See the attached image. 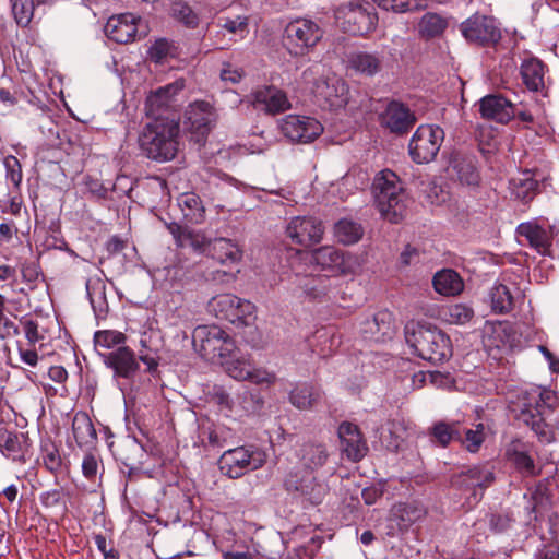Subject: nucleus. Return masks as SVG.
Here are the masks:
<instances>
[{
  "label": "nucleus",
  "mask_w": 559,
  "mask_h": 559,
  "mask_svg": "<svg viewBox=\"0 0 559 559\" xmlns=\"http://www.w3.org/2000/svg\"><path fill=\"white\" fill-rule=\"evenodd\" d=\"M185 87L182 80L175 81L152 92L145 102L146 115L155 118L165 117L173 98Z\"/></svg>",
  "instance_id": "obj_24"
},
{
  "label": "nucleus",
  "mask_w": 559,
  "mask_h": 559,
  "mask_svg": "<svg viewBox=\"0 0 559 559\" xmlns=\"http://www.w3.org/2000/svg\"><path fill=\"white\" fill-rule=\"evenodd\" d=\"M3 163L5 167L7 179L10 180L15 188H19L23 178L20 160L15 156L9 155L4 158Z\"/></svg>",
  "instance_id": "obj_60"
},
{
  "label": "nucleus",
  "mask_w": 559,
  "mask_h": 559,
  "mask_svg": "<svg viewBox=\"0 0 559 559\" xmlns=\"http://www.w3.org/2000/svg\"><path fill=\"white\" fill-rule=\"evenodd\" d=\"M382 127L392 133L402 135L407 133L416 123L415 114L402 102L392 99L388 102L384 110L379 115Z\"/></svg>",
  "instance_id": "obj_17"
},
{
  "label": "nucleus",
  "mask_w": 559,
  "mask_h": 559,
  "mask_svg": "<svg viewBox=\"0 0 559 559\" xmlns=\"http://www.w3.org/2000/svg\"><path fill=\"white\" fill-rule=\"evenodd\" d=\"M285 488L288 491L299 492L305 496L312 504H319L329 491V487L323 481H318L312 473H305L301 477L297 474H289L285 481Z\"/></svg>",
  "instance_id": "obj_20"
},
{
  "label": "nucleus",
  "mask_w": 559,
  "mask_h": 559,
  "mask_svg": "<svg viewBox=\"0 0 559 559\" xmlns=\"http://www.w3.org/2000/svg\"><path fill=\"white\" fill-rule=\"evenodd\" d=\"M531 506L527 507L530 512L538 514L547 510L550 506L547 487L543 484H538L531 493Z\"/></svg>",
  "instance_id": "obj_56"
},
{
  "label": "nucleus",
  "mask_w": 559,
  "mask_h": 559,
  "mask_svg": "<svg viewBox=\"0 0 559 559\" xmlns=\"http://www.w3.org/2000/svg\"><path fill=\"white\" fill-rule=\"evenodd\" d=\"M512 110L514 111V118H518L525 124L534 123L536 120L540 119L544 114L543 109L538 105L530 108L522 103H512Z\"/></svg>",
  "instance_id": "obj_55"
},
{
  "label": "nucleus",
  "mask_w": 559,
  "mask_h": 559,
  "mask_svg": "<svg viewBox=\"0 0 559 559\" xmlns=\"http://www.w3.org/2000/svg\"><path fill=\"white\" fill-rule=\"evenodd\" d=\"M72 432L79 447L90 445L97 440L96 430L86 413L75 414Z\"/></svg>",
  "instance_id": "obj_37"
},
{
  "label": "nucleus",
  "mask_w": 559,
  "mask_h": 559,
  "mask_svg": "<svg viewBox=\"0 0 559 559\" xmlns=\"http://www.w3.org/2000/svg\"><path fill=\"white\" fill-rule=\"evenodd\" d=\"M491 309L495 313H508L513 308V297L503 284L495 285L490 290Z\"/></svg>",
  "instance_id": "obj_47"
},
{
  "label": "nucleus",
  "mask_w": 559,
  "mask_h": 559,
  "mask_svg": "<svg viewBox=\"0 0 559 559\" xmlns=\"http://www.w3.org/2000/svg\"><path fill=\"white\" fill-rule=\"evenodd\" d=\"M405 340L418 357L431 364L443 362L452 356L450 337L437 326L408 323Z\"/></svg>",
  "instance_id": "obj_3"
},
{
  "label": "nucleus",
  "mask_w": 559,
  "mask_h": 559,
  "mask_svg": "<svg viewBox=\"0 0 559 559\" xmlns=\"http://www.w3.org/2000/svg\"><path fill=\"white\" fill-rule=\"evenodd\" d=\"M452 168L461 183L467 186L478 185L480 177L475 156L456 154L452 159Z\"/></svg>",
  "instance_id": "obj_33"
},
{
  "label": "nucleus",
  "mask_w": 559,
  "mask_h": 559,
  "mask_svg": "<svg viewBox=\"0 0 559 559\" xmlns=\"http://www.w3.org/2000/svg\"><path fill=\"white\" fill-rule=\"evenodd\" d=\"M311 261L329 276L353 274L357 265V259L353 254L333 246L316 249L311 254Z\"/></svg>",
  "instance_id": "obj_13"
},
{
  "label": "nucleus",
  "mask_w": 559,
  "mask_h": 559,
  "mask_svg": "<svg viewBox=\"0 0 559 559\" xmlns=\"http://www.w3.org/2000/svg\"><path fill=\"white\" fill-rule=\"evenodd\" d=\"M369 3H364L360 0L344 2L335 9V19L346 33L367 34L374 25V15L369 11Z\"/></svg>",
  "instance_id": "obj_12"
},
{
  "label": "nucleus",
  "mask_w": 559,
  "mask_h": 559,
  "mask_svg": "<svg viewBox=\"0 0 559 559\" xmlns=\"http://www.w3.org/2000/svg\"><path fill=\"white\" fill-rule=\"evenodd\" d=\"M448 22L437 13H426L420 19L418 24L419 34L427 38H435L440 36L447 28Z\"/></svg>",
  "instance_id": "obj_44"
},
{
  "label": "nucleus",
  "mask_w": 559,
  "mask_h": 559,
  "mask_svg": "<svg viewBox=\"0 0 559 559\" xmlns=\"http://www.w3.org/2000/svg\"><path fill=\"white\" fill-rule=\"evenodd\" d=\"M136 355L139 360L146 366L147 373L155 376L158 372L160 355L156 333L152 331L141 333L140 348Z\"/></svg>",
  "instance_id": "obj_27"
},
{
  "label": "nucleus",
  "mask_w": 559,
  "mask_h": 559,
  "mask_svg": "<svg viewBox=\"0 0 559 559\" xmlns=\"http://www.w3.org/2000/svg\"><path fill=\"white\" fill-rule=\"evenodd\" d=\"M425 513V509L414 502L397 503L391 509L389 520L395 523L400 531H405L413 523L421 519Z\"/></svg>",
  "instance_id": "obj_32"
},
{
  "label": "nucleus",
  "mask_w": 559,
  "mask_h": 559,
  "mask_svg": "<svg viewBox=\"0 0 559 559\" xmlns=\"http://www.w3.org/2000/svg\"><path fill=\"white\" fill-rule=\"evenodd\" d=\"M221 26L228 33L238 35L243 38L248 34V21L247 17L237 16L235 19H224Z\"/></svg>",
  "instance_id": "obj_62"
},
{
  "label": "nucleus",
  "mask_w": 559,
  "mask_h": 559,
  "mask_svg": "<svg viewBox=\"0 0 559 559\" xmlns=\"http://www.w3.org/2000/svg\"><path fill=\"white\" fill-rule=\"evenodd\" d=\"M538 187L539 183L531 170H524L510 180L511 194L524 203H528L534 199L538 193Z\"/></svg>",
  "instance_id": "obj_31"
},
{
  "label": "nucleus",
  "mask_w": 559,
  "mask_h": 559,
  "mask_svg": "<svg viewBox=\"0 0 559 559\" xmlns=\"http://www.w3.org/2000/svg\"><path fill=\"white\" fill-rule=\"evenodd\" d=\"M299 457L306 468L313 471L325 464L329 453L322 443H305Z\"/></svg>",
  "instance_id": "obj_41"
},
{
  "label": "nucleus",
  "mask_w": 559,
  "mask_h": 559,
  "mask_svg": "<svg viewBox=\"0 0 559 559\" xmlns=\"http://www.w3.org/2000/svg\"><path fill=\"white\" fill-rule=\"evenodd\" d=\"M100 468L103 469V466L94 454L87 453L84 455L82 461V473L85 478L95 481Z\"/></svg>",
  "instance_id": "obj_63"
},
{
  "label": "nucleus",
  "mask_w": 559,
  "mask_h": 559,
  "mask_svg": "<svg viewBox=\"0 0 559 559\" xmlns=\"http://www.w3.org/2000/svg\"><path fill=\"white\" fill-rule=\"evenodd\" d=\"M207 311L217 319L238 326L250 325L255 320V306L233 294H222L211 298L207 302Z\"/></svg>",
  "instance_id": "obj_7"
},
{
  "label": "nucleus",
  "mask_w": 559,
  "mask_h": 559,
  "mask_svg": "<svg viewBox=\"0 0 559 559\" xmlns=\"http://www.w3.org/2000/svg\"><path fill=\"white\" fill-rule=\"evenodd\" d=\"M490 530L495 534L508 532L514 524L515 518L510 510H500L487 515Z\"/></svg>",
  "instance_id": "obj_52"
},
{
  "label": "nucleus",
  "mask_w": 559,
  "mask_h": 559,
  "mask_svg": "<svg viewBox=\"0 0 559 559\" xmlns=\"http://www.w3.org/2000/svg\"><path fill=\"white\" fill-rule=\"evenodd\" d=\"M206 245L205 238L190 228L188 231L183 235V238L179 242L178 247L181 248H192L195 251H205L206 252Z\"/></svg>",
  "instance_id": "obj_61"
},
{
  "label": "nucleus",
  "mask_w": 559,
  "mask_h": 559,
  "mask_svg": "<svg viewBox=\"0 0 559 559\" xmlns=\"http://www.w3.org/2000/svg\"><path fill=\"white\" fill-rule=\"evenodd\" d=\"M178 205L188 223L202 224L205 221V207L195 192H185L178 198Z\"/></svg>",
  "instance_id": "obj_34"
},
{
  "label": "nucleus",
  "mask_w": 559,
  "mask_h": 559,
  "mask_svg": "<svg viewBox=\"0 0 559 559\" xmlns=\"http://www.w3.org/2000/svg\"><path fill=\"white\" fill-rule=\"evenodd\" d=\"M231 438V429L225 426H215L211 428L207 432V442L213 448H223L229 444Z\"/></svg>",
  "instance_id": "obj_59"
},
{
  "label": "nucleus",
  "mask_w": 559,
  "mask_h": 559,
  "mask_svg": "<svg viewBox=\"0 0 559 559\" xmlns=\"http://www.w3.org/2000/svg\"><path fill=\"white\" fill-rule=\"evenodd\" d=\"M431 441L442 448L448 447L453 440L461 439L459 423L438 421L429 429Z\"/></svg>",
  "instance_id": "obj_39"
},
{
  "label": "nucleus",
  "mask_w": 559,
  "mask_h": 559,
  "mask_svg": "<svg viewBox=\"0 0 559 559\" xmlns=\"http://www.w3.org/2000/svg\"><path fill=\"white\" fill-rule=\"evenodd\" d=\"M249 377L246 380L254 384H273L276 381V374L263 368H250Z\"/></svg>",
  "instance_id": "obj_64"
},
{
  "label": "nucleus",
  "mask_w": 559,
  "mask_h": 559,
  "mask_svg": "<svg viewBox=\"0 0 559 559\" xmlns=\"http://www.w3.org/2000/svg\"><path fill=\"white\" fill-rule=\"evenodd\" d=\"M478 104L480 116L484 119L506 124L514 118L512 102L500 94L487 95Z\"/></svg>",
  "instance_id": "obj_25"
},
{
  "label": "nucleus",
  "mask_w": 559,
  "mask_h": 559,
  "mask_svg": "<svg viewBox=\"0 0 559 559\" xmlns=\"http://www.w3.org/2000/svg\"><path fill=\"white\" fill-rule=\"evenodd\" d=\"M170 17L187 29H197L203 22L201 12L185 0H175L169 8Z\"/></svg>",
  "instance_id": "obj_29"
},
{
  "label": "nucleus",
  "mask_w": 559,
  "mask_h": 559,
  "mask_svg": "<svg viewBox=\"0 0 559 559\" xmlns=\"http://www.w3.org/2000/svg\"><path fill=\"white\" fill-rule=\"evenodd\" d=\"M445 321L451 324H466L474 317V310L465 304H453L442 310Z\"/></svg>",
  "instance_id": "obj_49"
},
{
  "label": "nucleus",
  "mask_w": 559,
  "mask_h": 559,
  "mask_svg": "<svg viewBox=\"0 0 559 559\" xmlns=\"http://www.w3.org/2000/svg\"><path fill=\"white\" fill-rule=\"evenodd\" d=\"M555 396L550 391L539 388L523 392L513 408L516 412V419L531 427L535 435L543 442H551L555 433L546 423L547 413L551 412Z\"/></svg>",
  "instance_id": "obj_2"
},
{
  "label": "nucleus",
  "mask_w": 559,
  "mask_h": 559,
  "mask_svg": "<svg viewBox=\"0 0 559 559\" xmlns=\"http://www.w3.org/2000/svg\"><path fill=\"white\" fill-rule=\"evenodd\" d=\"M558 233L559 230L555 225L546 226L537 221L521 223L516 227V234L524 237L528 245L543 255L549 253L552 239Z\"/></svg>",
  "instance_id": "obj_19"
},
{
  "label": "nucleus",
  "mask_w": 559,
  "mask_h": 559,
  "mask_svg": "<svg viewBox=\"0 0 559 559\" xmlns=\"http://www.w3.org/2000/svg\"><path fill=\"white\" fill-rule=\"evenodd\" d=\"M338 438L341 450L346 457L353 462L360 461L368 451V445L359 428L348 421H344L338 427Z\"/></svg>",
  "instance_id": "obj_21"
},
{
  "label": "nucleus",
  "mask_w": 559,
  "mask_h": 559,
  "mask_svg": "<svg viewBox=\"0 0 559 559\" xmlns=\"http://www.w3.org/2000/svg\"><path fill=\"white\" fill-rule=\"evenodd\" d=\"M509 457L515 468L524 476H535L539 473L536 468L534 460L524 451L512 450Z\"/></svg>",
  "instance_id": "obj_54"
},
{
  "label": "nucleus",
  "mask_w": 559,
  "mask_h": 559,
  "mask_svg": "<svg viewBox=\"0 0 559 559\" xmlns=\"http://www.w3.org/2000/svg\"><path fill=\"white\" fill-rule=\"evenodd\" d=\"M253 105L269 114H278L290 108L286 94L275 86H263L252 93Z\"/></svg>",
  "instance_id": "obj_26"
},
{
  "label": "nucleus",
  "mask_w": 559,
  "mask_h": 559,
  "mask_svg": "<svg viewBox=\"0 0 559 559\" xmlns=\"http://www.w3.org/2000/svg\"><path fill=\"white\" fill-rule=\"evenodd\" d=\"M432 284L435 290L443 296L459 295L464 288V283L459 273L450 269L437 272Z\"/></svg>",
  "instance_id": "obj_36"
},
{
  "label": "nucleus",
  "mask_w": 559,
  "mask_h": 559,
  "mask_svg": "<svg viewBox=\"0 0 559 559\" xmlns=\"http://www.w3.org/2000/svg\"><path fill=\"white\" fill-rule=\"evenodd\" d=\"M21 332L24 333L27 345L34 347L36 343L46 338V330L40 326L37 319L31 314L22 316L19 319Z\"/></svg>",
  "instance_id": "obj_45"
},
{
  "label": "nucleus",
  "mask_w": 559,
  "mask_h": 559,
  "mask_svg": "<svg viewBox=\"0 0 559 559\" xmlns=\"http://www.w3.org/2000/svg\"><path fill=\"white\" fill-rule=\"evenodd\" d=\"M460 32L467 43L479 47H496L502 39L500 22L478 12L460 24Z\"/></svg>",
  "instance_id": "obj_8"
},
{
  "label": "nucleus",
  "mask_w": 559,
  "mask_h": 559,
  "mask_svg": "<svg viewBox=\"0 0 559 559\" xmlns=\"http://www.w3.org/2000/svg\"><path fill=\"white\" fill-rule=\"evenodd\" d=\"M126 451L129 454L122 457V463L129 468L130 473L138 471L143 463L144 449L136 441H132L126 447Z\"/></svg>",
  "instance_id": "obj_57"
},
{
  "label": "nucleus",
  "mask_w": 559,
  "mask_h": 559,
  "mask_svg": "<svg viewBox=\"0 0 559 559\" xmlns=\"http://www.w3.org/2000/svg\"><path fill=\"white\" fill-rule=\"evenodd\" d=\"M194 349L205 359L221 362L236 349L234 340L217 325H199L192 334Z\"/></svg>",
  "instance_id": "obj_5"
},
{
  "label": "nucleus",
  "mask_w": 559,
  "mask_h": 559,
  "mask_svg": "<svg viewBox=\"0 0 559 559\" xmlns=\"http://www.w3.org/2000/svg\"><path fill=\"white\" fill-rule=\"evenodd\" d=\"M281 131L290 142L307 144L323 132L319 120L308 116L288 115L281 122Z\"/></svg>",
  "instance_id": "obj_14"
},
{
  "label": "nucleus",
  "mask_w": 559,
  "mask_h": 559,
  "mask_svg": "<svg viewBox=\"0 0 559 559\" xmlns=\"http://www.w3.org/2000/svg\"><path fill=\"white\" fill-rule=\"evenodd\" d=\"M323 33L316 21L298 17L285 26L283 45L292 56H305L318 45Z\"/></svg>",
  "instance_id": "obj_6"
},
{
  "label": "nucleus",
  "mask_w": 559,
  "mask_h": 559,
  "mask_svg": "<svg viewBox=\"0 0 559 559\" xmlns=\"http://www.w3.org/2000/svg\"><path fill=\"white\" fill-rule=\"evenodd\" d=\"M216 121L217 114L207 102H194L185 111L183 129L190 134V141L201 147Z\"/></svg>",
  "instance_id": "obj_10"
},
{
  "label": "nucleus",
  "mask_w": 559,
  "mask_h": 559,
  "mask_svg": "<svg viewBox=\"0 0 559 559\" xmlns=\"http://www.w3.org/2000/svg\"><path fill=\"white\" fill-rule=\"evenodd\" d=\"M139 357L129 346H120L104 355V364L114 372L117 379L132 382L140 371Z\"/></svg>",
  "instance_id": "obj_18"
},
{
  "label": "nucleus",
  "mask_w": 559,
  "mask_h": 559,
  "mask_svg": "<svg viewBox=\"0 0 559 559\" xmlns=\"http://www.w3.org/2000/svg\"><path fill=\"white\" fill-rule=\"evenodd\" d=\"M320 400V392L310 383H298L289 393V402L298 409H309Z\"/></svg>",
  "instance_id": "obj_38"
},
{
  "label": "nucleus",
  "mask_w": 559,
  "mask_h": 559,
  "mask_svg": "<svg viewBox=\"0 0 559 559\" xmlns=\"http://www.w3.org/2000/svg\"><path fill=\"white\" fill-rule=\"evenodd\" d=\"M382 57L378 52L357 51L348 58L349 68L366 76H373L382 70Z\"/></svg>",
  "instance_id": "obj_30"
},
{
  "label": "nucleus",
  "mask_w": 559,
  "mask_h": 559,
  "mask_svg": "<svg viewBox=\"0 0 559 559\" xmlns=\"http://www.w3.org/2000/svg\"><path fill=\"white\" fill-rule=\"evenodd\" d=\"M43 2L38 1L37 5ZM12 14L15 23L20 27H27L36 14V3L34 0H12Z\"/></svg>",
  "instance_id": "obj_46"
},
{
  "label": "nucleus",
  "mask_w": 559,
  "mask_h": 559,
  "mask_svg": "<svg viewBox=\"0 0 559 559\" xmlns=\"http://www.w3.org/2000/svg\"><path fill=\"white\" fill-rule=\"evenodd\" d=\"M364 332L370 334L376 340L390 337L393 333L392 314L389 311L376 313L371 320L364 323Z\"/></svg>",
  "instance_id": "obj_40"
},
{
  "label": "nucleus",
  "mask_w": 559,
  "mask_h": 559,
  "mask_svg": "<svg viewBox=\"0 0 559 559\" xmlns=\"http://www.w3.org/2000/svg\"><path fill=\"white\" fill-rule=\"evenodd\" d=\"M463 473L468 478L469 484H472L476 489L479 488L484 490L495 480L493 472L486 466H474L463 471Z\"/></svg>",
  "instance_id": "obj_53"
},
{
  "label": "nucleus",
  "mask_w": 559,
  "mask_h": 559,
  "mask_svg": "<svg viewBox=\"0 0 559 559\" xmlns=\"http://www.w3.org/2000/svg\"><path fill=\"white\" fill-rule=\"evenodd\" d=\"M378 7L395 13L418 11L426 8L425 0H372Z\"/></svg>",
  "instance_id": "obj_50"
},
{
  "label": "nucleus",
  "mask_w": 559,
  "mask_h": 559,
  "mask_svg": "<svg viewBox=\"0 0 559 559\" xmlns=\"http://www.w3.org/2000/svg\"><path fill=\"white\" fill-rule=\"evenodd\" d=\"M206 253L221 264H235L240 261L242 251L239 246L227 238H216L206 245Z\"/></svg>",
  "instance_id": "obj_28"
},
{
  "label": "nucleus",
  "mask_w": 559,
  "mask_h": 559,
  "mask_svg": "<svg viewBox=\"0 0 559 559\" xmlns=\"http://www.w3.org/2000/svg\"><path fill=\"white\" fill-rule=\"evenodd\" d=\"M219 365H222L226 372L236 380H246L249 377L250 364L239 356V352L236 348L231 357L224 358Z\"/></svg>",
  "instance_id": "obj_48"
},
{
  "label": "nucleus",
  "mask_w": 559,
  "mask_h": 559,
  "mask_svg": "<svg viewBox=\"0 0 559 559\" xmlns=\"http://www.w3.org/2000/svg\"><path fill=\"white\" fill-rule=\"evenodd\" d=\"M41 451L45 467L51 473L58 472L61 467L62 459L57 447L53 443H45L41 445Z\"/></svg>",
  "instance_id": "obj_58"
},
{
  "label": "nucleus",
  "mask_w": 559,
  "mask_h": 559,
  "mask_svg": "<svg viewBox=\"0 0 559 559\" xmlns=\"http://www.w3.org/2000/svg\"><path fill=\"white\" fill-rule=\"evenodd\" d=\"M320 93L333 109L345 107L349 99L348 85L342 79L334 78L325 81Z\"/></svg>",
  "instance_id": "obj_35"
},
{
  "label": "nucleus",
  "mask_w": 559,
  "mask_h": 559,
  "mask_svg": "<svg viewBox=\"0 0 559 559\" xmlns=\"http://www.w3.org/2000/svg\"><path fill=\"white\" fill-rule=\"evenodd\" d=\"M372 194L381 215L392 222H400L406 212V195L399 177L391 170L379 173L372 182Z\"/></svg>",
  "instance_id": "obj_4"
},
{
  "label": "nucleus",
  "mask_w": 559,
  "mask_h": 559,
  "mask_svg": "<svg viewBox=\"0 0 559 559\" xmlns=\"http://www.w3.org/2000/svg\"><path fill=\"white\" fill-rule=\"evenodd\" d=\"M178 134L179 123L174 118H155L143 127L139 135L140 150L147 158L170 160L178 151Z\"/></svg>",
  "instance_id": "obj_1"
},
{
  "label": "nucleus",
  "mask_w": 559,
  "mask_h": 559,
  "mask_svg": "<svg viewBox=\"0 0 559 559\" xmlns=\"http://www.w3.org/2000/svg\"><path fill=\"white\" fill-rule=\"evenodd\" d=\"M486 427L484 424L476 425L475 429H465L464 435H461V439H459L465 449L471 453H476L479 451L481 444L486 438Z\"/></svg>",
  "instance_id": "obj_51"
},
{
  "label": "nucleus",
  "mask_w": 559,
  "mask_h": 559,
  "mask_svg": "<svg viewBox=\"0 0 559 559\" xmlns=\"http://www.w3.org/2000/svg\"><path fill=\"white\" fill-rule=\"evenodd\" d=\"M444 140L442 128L433 124H421L413 134L408 153L416 164H426L433 160Z\"/></svg>",
  "instance_id": "obj_11"
},
{
  "label": "nucleus",
  "mask_w": 559,
  "mask_h": 559,
  "mask_svg": "<svg viewBox=\"0 0 559 559\" xmlns=\"http://www.w3.org/2000/svg\"><path fill=\"white\" fill-rule=\"evenodd\" d=\"M32 442L27 433L17 430L0 428V453L8 460L20 465L31 457Z\"/></svg>",
  "instance_id": "obj_16"
},
{
  "label": "nucleus",
  "mask_w": 559,
  "mask_h": 559,
  "mask_svg": "<svg viewBox=\"0 0 559 559\" xmlns=\"http://www.w3.org/2000/svg\"><path fill=\"white\" fill-rule=\"evenodd\" d=\"M266 454L260 449L237 447L225 451L219 457L221 472L231 479L243 476L249 471H255L264 465Z\"/></svg>",
  "instance_id": "obj_9"
},
{
  "label": "nucleus",
  "mask_w": 559,
  "mask_h": 559,
  "mask_svg": "<svg viewBox=\"0 0 559 559\" xmlns=\"http://www.w3.org/2000/svg\"><path fill=\"white\" fill-rule=\"evenodd\" d=\"M323 233L322 223L312 216L293 217L286 227L287 237L292 242L304 247L320 242Z\"/></svg>",
  "instance_id": "obj_15"
},
{
  "label": "nucleus",
  "mask_w": 559,
  "mask_h": 559,
  "mask_svg": "<svg viewBox=\"0 0 559 559\" xmlns=\"http://www.w3.org/2000/svg\"><path fill=\"white\" fill-rule=\"evenodd\" d=\"M126 340H127V336L119 331H114V330L96 331L94 333V347H95L96 352L104 357L105 354L102 352V349L107 350V349H112L116 346H117V348L120 346H126L124 345Z\"/></svg>",
  "instance_id": "obj_43"
},
{
  "label": "nucleus",
  "mask_w": 559,
  "mask_h": 559,
  "mask_svg": "<svg viewBox=\"0 0 559 559\" xmlns=\"http://www.w3.org/2000/svg\"><path fill=\"white\" fill-rule=\"evenodd\" d=\"M334 236L343 245H354L364 236L361 224L348 218H342L334 225Z\"/></svg>",
  "instance_id": "obj_42"
},
{
  "label": "nucleus",
  "mask_w": 559,
  "mask_h": 559,
  "mask_svg": "<svg viewBox=\"0 0 559 559\" xmlns=\"http://www.w3.org/2000/svg\"><path fill=\"white\" fill-rule=\"evenodd\" d=\"M140 17L132 13H122L108 19L105 25L107 37L118 44H128L135 39Z\"/></svg>",
  "instance_id": "obj_23"
},
{
  "label": "nucleus",
  "mask_w": 559,
  "mask_h": 559,
  "mask_svg": "<svg viewBox=\"0 0 559 559\" xmlns=\"http://www.w3.org/2000/svg\"><path fill=\"white\" fill-rule=\"evenodd\" d=\"M547 66L537 57H527L520 66L522 84L533 93H540L546 96V73Z\"/></svg>",
  "instance_id": "obj_22"
}]
</instances>
